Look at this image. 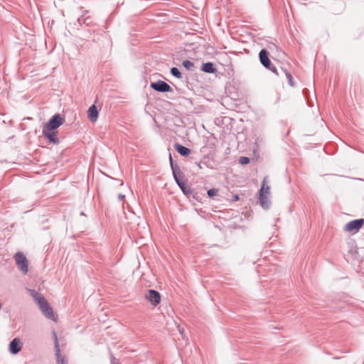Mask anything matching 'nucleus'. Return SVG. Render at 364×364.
I'll list each match as a JSON object with an SVG mask.
<instances>
[{
	"instance_id": "f257e3e1",
	"label": "nucleus",
	"mask_w": 364,
	"mask_h": 364,
	"mask_svg": "<svg viewBox=\"0 0 364 364\" xmlns=\"http://www.w3.org/2000/svg\"><path fill=\"white\" fill-rule=\"evenodd\" d=\"M169 161L170 165L172 170L173 178L178 184V186L181 188L184 194L188 195L191 193V189L189 186H186V184L181 181L183 174L180 169V167L177 164L173 163L171 155L169 154Z\"/></svg>"
},
{
	"instance_id": "f03ea898",
	"label": "nucleus",
	"mask_w": 364,
	"mask_h": 364,
	"mask_svg": "<svg viewBox=\"0 0 364 364\" xmlns=\"http://www.w3.org/2000/svg\"><path fill=\"white\" fill-rule=\"evenodd\" d=\"M64 122L65 119L60 114H56L48 120V122L44 125L43 129H46L48 131H56L57 129L59 127H60Z\"/></svg>"
},
{
	"instance_id": "7ed1b4c3",
	"label": "nucleus",
	"mask_w": 364,
	"mask_h": 364,
	"mask_svg": "<svg viewBox=\"0 0 364 364\" xmlns=\"http://www.w3.org/2000/svg\"><path fill=\"white\" fill-rule=\"evenodd\" d=\"M259 58L262 65L271 70L272 73L277 74V70L275 67L271 66V61L269 58V53L267 50L262 49L259 53Z\"/></svg>"
},
{
	"instance_id": "20e7f679",
	"label": "nucleus",
	"mask_w": 364,
	"mask_h": 364,
	"mask_svg": "<svg viewBox=\"0 0 364 364\" xmlns=\"http://www.w3.org/2000/svg\"><path fill=\"white\" fill-rule=\"evenodd\" d=\"M14 258L16 264H18V269L24 274H27L28 271L27 259L25 255L21 252H16L14 255Z\"/></svg>"
},
{
	"instance_id": "39448f33",
	"label": "nucleus",
	"mask_w": 364,
	"mask_h": 364,
	"mask_svg": "<svg viewBox=\"0 0 364 364\" xmlns=\"http://www.w3.org/2000/svg\"><path fill=\"white\" fill-rule=\"evenodd\" d=\"M38 305L46 318L53 321L55 320L53 310L45 298L41 299V301L38 303Z\"/></svg>"
},
{
	"instance_id": "423d86ee",
	"label": "nucleus",
	"mask_w": 364,
	"mask_h": 364,
	"mask_svg": "<svg viewBox=\"0 0 364 364\" xmlns=\"http://www.w3.org/2000/svg\"><path fill=\"white\" fill-rule=\"evenodd\" d=\"M53 336L54 338V348H55V355L56 358L57 364H67L68 360L65 356H62L60 354V349L59 346L58 339L55 331H53Z\"/></svg>"
},
{
	"instance_id": "0eeeda50",
	"label": "nucleus",
	"mask_w": 364,
	"mask_h": 364,
	"mask_svg": "<svg viewBox=\"0 0 364 364\" xmlns=\"http://www.w3.org/2000/svg\"><path fill=\"white\" fill-rule=\"evenodd\" d=\"M150 87L154 90L160 92H168L172 91L170 85L162 80H157L151 82Z\"/></svg>"
},
{
	"instance_id": "6e6552de",
	"label": "nucleus",
	"mask_w": 364,
	"mask_h": 364,
	"mask_svg": "<svg viewBox=\"0 0 364 364\" xmlns=\"http://www.w3.org/2000/svg\"><path fill=\"white\" fill-rule=\"evenodd\" d=\"M57 131L55 130H47L46 129H43L42 134L43 137L49 141L50 143L53 144H58L60 143V140L57 136Z\"/></svg>"
},
{
	"instance_id": "1a4fd4ad",
	"label": "nucleus",
	"mask_w": 364,
	"mask_h": 364,
	"mask_svg": "<svg viewBox=\"0 0 364 364\" xmlns=\"http://www.w3.org/2000/svg\"><path fill=\"white\" fill-rule=\"evenodd\" d=\"M364 223L363 219H356L350 221L345 226V230L348 232H358Z\"/></svg>"
},
{
	"instance_id": "9d476101",
	"label": "nucleus",
	"mask_w": 364,
	"mask_h": 364,
	"mask_svg": "<svg viewBox=\"0 0 364 364\" xmlns=\"http://www.w3.org/2000/svg\"><path fill=\"white\" fill-rule=\"evenodd\" d=\"M268 191L264 192V181L262 182V187L259 190V203L262 208L268 209L269 208L270 202L267 198Z\"/></svg>"
},
{
	"instance_id": "9b49d317",
	"label": "nucleus",
	"mask_w": 364,
	"mask_h": 364,
	"mask_svg": "<svg viewBox=\"0 0 364 364\" xmlns=\"http://www.w3.org/2000/svg\"><path fill=\"white\" fill-rule=\"evenodd\" d=\"M146 298L155 306L159 304L161 301L160 294L154 289H149L148 291L146 294Z\"/></svg>"
},
{
	"instance_id": "f8f14e48",
	"label": "nucleus",
	"mask_w": 364,
	"mask_h": 364,
	"mask_svg": "<svg viewBox=\"0 0 364 364\" xmlns=\"http://www.w3.org/2000/svg\"><path fill=\"white\" fill-rule=\"evenodd\" d=\"M22 346H23V344L21 342V340L18 338H15L9 343V352L11 354L16 355L18 352H20V350L22 348Z\"/></svg>"
},
{
	"instance_id": "ddd939ff",
	"label": "nucleus",
	"mask_w": 364,
	"mask_h": 364,
	"mask_svg": "<svg viewBox=\"0 0 364 364\" xmlns=\"http://www.w3.org/2000/svg\"><path fill=\"white\" fill-rule=\"evenodd\" d=\"M88 117L92 122H95L98 119V111L97 107L92 105L87 111Z\"/></svg>"
},
{
	"instance_id": "4468645a",
	"label": "nucleus",
	"mask_w": 364,
	"mask_h": 364,
	"mask_svg": "<svg viewBox=\"0 0 364 364\" xmlns=\"http://www.w3.org/2000/svg\"><path fill=\"white\" fill-rule=\"evenodd\" d=\"M174 148L176 151L183 156H187L191 153V150L188 148L178 143L175 144Z\"/></svg>"
},
{
	"instance_id": "2eb2a0df",
	"label": "nucleus",
	"mask_w": 364,
	"mask_h": 364,
	"mask_svg": "<svg viewBox=\"0 0 364 364\" xmlns=\"http://www.w3.org/2000/svg\"><path fill=\"white\" fill-rule=\"evenodd\" d=\"M200 70L206 73H214L216 72V69L212 63H203L201 65Z\"/></svg>"
},
{
	"instance_id": "dca6fc26",
	"label": "nucleus",
	"mask_w": 364,
	"mask_h": 364,
	"mask_svg": "<svg viewBox=\"0 0 364 364\" xmlns=\"http://www.w3.org/2000/svg\"><path fill=\"white\" fill-rule=\"evenodd\" d=\"M30 293L31 296L34 299L37 304L41 301V299H44V296L35 290H30Z\"/></svg>"
},
{
	"instance_id": "f3484780",
	"label": "nucleus",
	"mask_w": 364,
	"mask_h": 364,
	"mask_svg": "<svg viewBox=\"0 0 364 364\" xmlns=\"http://www.w3.org/2000/svg\"><path fill=\"white\" fill-rule=\"evenodd\" d=\"M183 65L188 70H193L194 69V63L188 60H186L183 62Z\"/></svg>"
},
{
	"instance_id": "a211bd4d",
	"label": "nucleus",
	"mask_w": 364,
	"mask_h": 364,
	"mask_svg": "<svg viewBox=\"0 0 364 364\" xmlns=\"http://www.w3.org/2000/svg\"><path fill=\"white\" fill-rule=\"evenodd\" d=\"M171 73L172 75H173L174 77H176L178 79H181L182 77V75L177 68H175V67L172 68L171 69Z\"/></svg>"
},
{
	"instance_id": "6ab92c4d",
	"label": "nucleus",
	"mask_w": 364,
	"mask_h": 364,
	"mask_svg": "<svg viewBox=\"0 0 364 364\" xmlns=\"http://www.w3.org/2000/svg\"><path fill=\"white\" fill-rule=\"evenodd\" d=\"M87 11H84L83 14L77 18V23L78 26H81L82 25L85 24V13H87Z\"/></svg>"
},
{
	"instance_id": "aec40b11",
	"label": "nucleus",
	"mask_w": 364,
	"mask_h": 364,
	"mask_svg": "<svg viewBox=\"0 0 364 364\" xmlns=\"http://www.w3.org/2000/svg\"><path fill=\"white\" fill-rule=\"evenodd\" d=\"M87 13H85V25L90 26L93 23L92 18L90 16H86Z\"/></svg>"
},
{
	"instance_id": "412c9836",
	"label": "nucleus",
	"mask_w": 364,
	"mask_h": 364,
	"mask_svg": "<svg viewBox=\"0 0 364 364\" xmlns=\"http://www.w3.org/2000/svg\"><path fill=\"white\" fill-rule=\"evenodd\" d=\"M282 70L284 72L287 79H288V82L289 84L291 85V86H294V82H293V77L291 75L290 73H289L287 70H284L282 69Z\"/></svg>"
},
{
	"instance_id": "4be33fe9",
	"label": "nucleus",
	"mask_w": 364,
	"mask_h": 364,
	"mask_svg": "<svg viewBox=\"0 0 364 364\" xmlns=\"http://www.w3.org/2000/svg\"><path fill=\"white\" fill-rule=\"evenodd\" d=\"M239 162L242 165L247 164L250 162V159L247 156H241L239 159Z\"/></svg>"
},
{
	"instance_id": "5701e85b",
	"label": "nucleus",
	"mask_w": 364,
	"mask_h": 364,
	"mask_svg": "<svg viewBox=\"0 0 364 364\" xmlns=\"http://www.w3.org/2000/svg\"><path fill=\"white\" fill-rule=\"evenodd\" d=\"M218 193V190L215 188H211L208 191V195L209 197H213L215 196Z\"/></svg>"
},
{
	"instance_id": "b1692460",
	"label": "nucleus",
	"mask_w": 364,
	"mask_h": 364,
	"mask_svg": "<svg viewBox=\"0 0 364 364\" xmlns=\"http://www.w3.org/2000/svg\"><path fill=\"white\" fill-rule=\"evenodd\" d=\"M111 363L112 364H118L117 360L111 354Z\"/></svg>"
},
{
	"instance_id": "393cba45",
	"label": "nucleus",
	"mask_w": 364,
	"mask_h": 364,
	"mask_svg": "<svg viewBox=\"0 0 364 364\" xmlns=\"http://www.w3.org/2000/svg\"><path fill=\"white\" fill-rule=\"evenodd\" d=\"M124 195H123V194H122V193H119V194L118 195V199H119V200H124Z\"/></svg>"
},
{
	"instance_id": "a878e982",
	"label": "nucleus",
	"mask_w": 364,
	"mask_h": 364,
	"mask_svg": "<svg viewBox=\"0 0 364 364\" xmlns=\"http://www.w3.org/2000/svg\"><path fill=\"white\" fill-rule=\"evenodd\" d=\"M196 166L198 167V168L201 169L202 168V166H201V162H196Z\"/></svg>"
},
{
	"instance_id": "bb28decb",
	"label": "nucleus",
	"mask_w": 364,
	"mask_h": 364,
	"mask_svg": "<svg viewBox=\"0 0 364 364\" xmlns=\"http://www.w3.org/2000/svg\"><path fill=\"white\" fill-rule=\"evenodd\" d=\"M269 186H264V192L266 193L267 191H269ZM269 193V192H268V193Z\"/></svg>"
},
{
	"instance_id": "cd10ccee",
	"label": "nucleus",
	"mask_w": 364,
	"mask_h": 364,
	"mask_svg": "<svg viewBox=\"0 0 364 364\" xmlns=\"http://www.w3.org/2000/svg\"><path fill=\"white\" fill-rule=\"evenodd\" d=\"M238 199H239V197H238L237 196H235V200H238Z\"/></svg>"
},
{
	"instance_id": "c85d7f7f",
	"label": "nucleus",
	"mask_w": 364,
	"mask_h": 364,
	"mask_svg": "<svg viewBox=\"0 0 364 364\" xmlns=\"http://www.w3.org/2000/svg\"><path fill=\"white\" fill-rule=\"evenodd\" d=\"M80 215H84V213H83V212H81Z\"/></svg>"
}]
</instances>
